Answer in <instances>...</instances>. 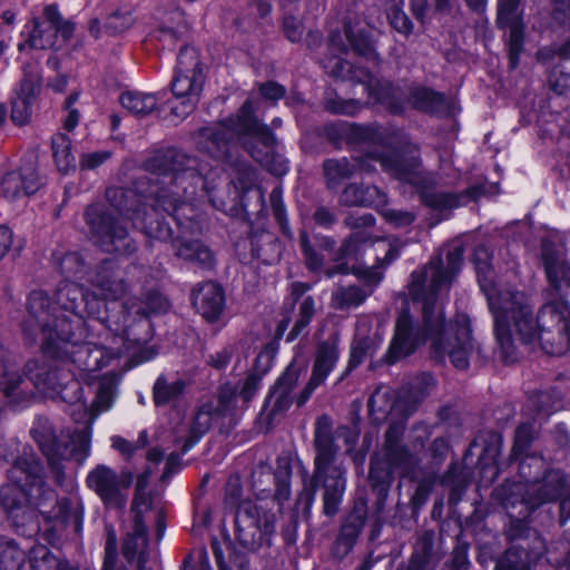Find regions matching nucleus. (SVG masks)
<instances>
[{"label":"nucleus","mask_w":570,"mask_h":570,"mask_svg":"<svg viewBox=\"0 0 570 570\" xmlns=\"http://www.w3.org/2000/svg\"><path fill=\"white\" fill-rule=\"evenodd\" d=\"M361 82H366L365 89L368 92L370 101L373 104H382L386 106L392 112H401L404 110L403 104L399 101L397 90L390 83H380L373 81L370 75L365 78H358Z\"/></svg>","instance_id":"obj_30"},{"label":"nucleus","mask_w":570,"mask_h":570,"mask_svg":"<svg viewBox=\"0 0 570 570\" xmlns=\"http://www.w3.org/2000/svg\"><path fill=\"white\" fill-rule=\"evenodd\" d=\"M520 0H499L498 23L511 22L520 17L518 12Z\"/></svg>","instance_id":"obj_60"},{"label":"nucleus","mask_w":570,"mask_h":570,"mask_svg":"<svg viewBox=\"0 0 570 570\" xmlns=\"http://www.w3.org/2000/svg\"><path fill=\"white\" fill-rule=\"evenodd\" d=\"M302 246L305 254L307 266L313 271H322L323 257H321L315 250H313L309 247L305 236L302 237Z\"/></svg>","instance_id":"obj_63"},{"label":"nucleus","mask_w":570,"mask_h":570,"mask_svg":"<svg viewBox=\"0 0 570 570\" xmlns=\"http://www.w3.org/2000/svg\"><path fill=\"white\" fill-rule=\"evenodd\" d=\"M248 150L250 155L261 164L266 165L269 167L271 171H273L277 176L284 175L288 170L287 161L284 159H279L277 161V165L275 167H271L268 159H267V153L263 154L261 150H256L254 148H249Z\"/></svg>","instance_id":"obj_62"},{"label":"nucleus","mask_w":570,"mask_h":570,"mask_svg":"<svg viewBox=\"0 0 570 570\" xmlns=\"http://www.w3.org/2000/svg\"><path fill=\"white\" fill-rule=\"evenodd\" d=\"M262 374L249 372L238 383L226 382L217 393V404L203 405L188 423V434L185 439L184 451L190 450L209 429L213 415H227L237 410L246 409L261 389Z\"/></svg>","instance_id":"obj_6"},{"label":"nucleus","mask_w":570,"mask_h":570,"mask_svg":"<svg viewBox=\"0 0 570 570\" xmlns=\"http://www.w3.org/2000/svg\"><path fill=\"white\" fill-rule=\"evenodd\" d=\"M407 104L425 112H441L446 105L444 96L423 87L410 89Z\"/></svg>","instance_id":"obj_34"},{"label":"nucleus","mask_w":570,"mask_h":570,"mask_svg":"<svg viewBox=\"0 0 570 570\" xmlns=\"http://www.w3.org/2000/svg\"><path fill=\"white\" fill-rule=\"evenodd\" d=\"M111 157V153L108 150L94 151L83 154L80 157L79 165L82 170H94Z\"/></svg>","instance_id":"obj_59"},{"label":"nucleus","mask_w":570,"mask_h":570,"mask_svg":"<svg viewBox=\"0 0 570 570\" xmlns=\"http://www.w3.org/2000/svg\"><path fill=\"white\" fill-rule=\"evenodd\" d=\"M134 479L135 474L129 470H122L118 474L111 468L99 464L88 473L86 483L105 504L122 507L126 495L121 493V490L130 488Z\"/></svg>","instance_id":"obj_15"},{"label":"nucleus","mask_w":570,"mask_h":570,"mask_svg":"<svg viewBox=\"0 0 570 570\" xmlns=\"http://www.w3.org/2000/svg\"><path fill=\"white\" fill-rule=\"evenodd\" d=\"M67 389H70L72 395L63 394L62 400L70 404V415L76 423H82V426L75 431H81L83 429L89 430V439L91 438V423L97 416L92 409L89 411L87 405L81 402L82 387L77 380H71Z\"/></svg>","instance_id":"obj_28"},{"label":"nucleus","mask_w":570,"mask_h":570,"mask_svg":"<svg viewBox=\"0 0 570 570\" xmlns=\"http://www.w3.org/2000/svg\"><path fill=\"white\" fill-rule=\"evenodd\" d=\"M315 472L324 479V512L334 515L340 508L346 488L345 469L333 464L335 448L328 433L317 428L315 433Z\"/></svg>","instance_id":"obj_11"},{"label":"nucleus","mask_w":570,"mask_h":570,"mask_svg":"<svg viewBox=\"0 0 570 570\" xmlns=\"http://www.w3.org/2000/svg\"><path fill=\"white\" fill-rule=\"evenodd\" d=\"M252 111L250 101H246L239 110L235 129H230L229 126L225 124H219L196 131L193 136V141L197 150L217 160L227 153L228 145L235 134L248 135L262 142L265 149L269 150L274 138L269 129L261 125L252 116Z\"/></svg>","instance_id":"obj_9"},{"label":"nucleus","mask_w":570,"mask_h":570,"mask_svg":"<svg viewBox=\"0 0 570 570\" xmlns=\"http://www.w3.org/2000/svg\"><path fill=\"white\" fill-rule=\"evenodd\" d=\"M106 196L120 213L130 218L138 215L142 207V194L138 179H132L131 186L107 189Z\"/></svg>","instance_id":"obj_25"},{"label":"nucleus","mask_w":570,"mask_h":570,"mask_svg":"<svg viewBox=\"0 0 570 570\" xmlns=\"http://www.w3.org/2000/svg\"><path fill=\"white\" fill-rule=\"evenodd\" d=\"M134 19L128 11H115L110 13L104 24V30L109 36H116L129 29Z\"/></svg>","instance_id":"obj_47"},{"label":"nucleus","mask_w":570,"mask_h":570,"mask_svg":"<svg viewBox=\"0 0 570 570\" xmlns=\"http://www.w3.org/2000/svg\"><path fill=\"white\" fill-rule=\"evenodd\" d=\"M63 561L43 544H36L30 550L31 570H59Z\"/></svg>","instance_id":"obj_41"},{"label":"nucleus","mask_w":570,"mask_h":570,"mask_svg":"<svg viewBox=\"0 0 570 570\" xmlns=\"http://www.w3.org/2000/svg\"><path fill=\"white\" fill-rule=\"evenodd\" d=\"M204 76L198 55L194 48L184 47L177 57V68L171 82L173 95L181 99V111L173 104L171 114L175 120H183L196 107L203 89Z\"/></svg>","instance_id":"obj_10"},{"label":"nucleus","mask_w":570,"mask_h":570,"mask_svg":"<svg viewBox=\"0 0 570 570\" xmlns=\"http://www.w3.org/2000/svg\"><path fill=\"white\" fill-rule=\"evenodd\" d=\"M175 254L181 259L191 262L203 268L213 266L214 257L210 249L199 240L177 238L174 242Z\"/></svg>","instance_id":"obj_29"},{"label":"nucleus","mask_w":570,"mask_h":570,"mask_svg":"<svg viewBox=\"0 0 570 570\" xmlns=\"http://www.w3.org/2000/svg\"><path fill=\"white\" fill-rule=\"evenodd\" d=\"M490 259L487 247L475 249L473 264L494 320V333L504 361L510 363L517 358L512 328L524 343H532L537 338L544 342L546 331L554 327L558 332L564 331L570 342V267L564 258L548 244L543 245L542 259L550 284V298L535 318L528 297L512 291L502 279H497Z\"/></svg>","instance_id":"obj_1"},{"label":"nucleus","mask_w":570,"mask_h":570,"mask_svg":"<svg viewBox=\"0 0 570 570\" xmlns=\"http://www.w3.org/2000/svg\"><path fill=\"white\" fill-rule=\"evenodd\" d=\"M52 154L61 173H68L76 167V160L71 153V139L61 132L56 134L51 139Z\"/></svg>","instance_id":"obj_39"},{"label":"nucleus","mask_w":570,"mask_h":570,"mask_svg":"<svg viewBox=\"0 0 570 570\" xmlns=\"http://www.w3.org/2000/svg\"><path fill=\"white\" fill-rule=\"evenodd\" d=\"M463 262V249L454 246L446 255V266L441 259H433L424 268L414 271L409 286L413 299L422 302L425 330L432 340L438 356L448 355L459 370L469 366L473 351L469 318L458 315L454 323L443 321L442 297L449 292L451 283Z\"/></svg>","instance_id":"obj_2"},{"label":"nucleus","mask_w":570,"mask_h":570,"mask_svg":"<svg viewBox=\"0 0 570 570\" xmlns=\"http://www.w3.org/2000/svg\"><path fill=\"white\" fill-rule=\"evenodd\" d=\"M83 216L90 232V239L102 252L131 254L136 250L127 229L118 223L105 204L88 205Z\"/></svg>","instance_id":"obj_12"},{"label":"nucleus","mask_w":570,"mask_h":570,"mask_svg":"<svg viewBox=\"0 0 570 570\" xmlns=\"http://www.w3.org/2000/svg\"><path fill=\"white\" fill-rule=\"evenodd\" d=\"M31 101L22 98H13L11 104V120L22 126L29 122L31 118Z\"/></svg>","instance_id":"obj_52"},{"label":"nucleus","mask_w":570,"mask_h":570,"mask_svg":"<svg viewBox=\"0 0 570 570\" xmlns=\"http://www.w3.org/2000/svg\"><path fill=\"white\" fill-rule=\"evenodd\" d=\"M73 282L63 281L55 293V303L42 291H33L26 303L27 315L21 323L24 341L40 343L42 351L52 350L59 341L79 342L87 336L81 306L88 314L98 312L99 302Z\"/></svg>","instance_id":"obj_3"},{"label":"nucleus","mask_w":570,"mask_h":570,"mask_svg":"<svg viewBox=\"0 0 570 570\" xmlns=\"http://www.w3.org/2000/svg\"><path fill=\"white\" fill-rule=\"evenodd\" d=\"M381 214L386 222L395 227H405L414 222V215L410 212L384 208Z\"/></svg>","instance_id":"obj_58"},{"label":"nucleus","mask_w":570,"mask_h":570,"mask_svg":"<svg viewBox=\"0 0 570 570\" xmlns=\"http://www.w3.org/2000/svg\"><path fill=\"white\" fill-rule=\"evenodd\" d=\"M88 282L105 299H119L127 291L126 283L114 259L102 261L90 274Z\"/></svg>","instance_id":"obj_19"},{"label":"nucleus","mask_w":570,"mask_h":570,"mask_svg":"<svg viewBox=\"0 0 570 570\" xmlns=\"http://www.w3.org/2000/svg\"><path fill=\"white\" fill-rule=\"evenodd\" d=\"M531 487L538 493L535 497L529 498L528 502L535 505L559 498L562 493L564 481L559 471H550L540 484L533 483Z\"/></svg>","instance_id":"obj_35"},{"label":"nucleus","mask_w":570,"mask_h":570,"mask_svg":"<svg viewBox=\"0 0 570 570\" xmlns=\"http://www.w3.org/2000/svg\"><path fill=\"white\" fill-rule=\"evenodd\" d=\"M185 384L181 380L167 382L164 376H159L154 386V399L157 405L167 404L177 400L183 393Z\"/></svg>","instance_id":"obj_42"},{"label":"nucleus","mask_w":570,"mask_h":570,"mask_svg":"<svg viewBox=\"0 0 570 570\" xmlns=\"http://www.w3.org/2000/svg\"><path fill=\"white\" fill-rule=\"evenodd\" d=\"M41 87V76L36 66H26L16 97L30 100L33 99Z\"/></svg>","instance_id":"obj_43"},{"label":"nucleus","mask_w":570,"mask_h":570,"mask_svg":"<svg viewBox=\"0 0 570 570\" xmlns=\"http://www.w3.org/2000/svg\"><path fill=\"white\" fill-rule=\"evenodd\" d=\"M164 159L160 170L173 176L177 188L175 194L178 195V189L183 190V204L193 199L198 188L210 191L207 165H200L196 158L174 149L167 150Z\"/></svg>","instance_id":"obj_13"},{"label":"nucleus","mask_w":570,"mask_h":570,"mask_svg":"<svg viewBox=\"0 0 570 570\" xmlns=\"http://www.w3.org/2000/svg\"><path fill=\"white\" fill-rule=\"evenodd\" d=\"M141 439L142 433L139 434L136 443H131L121 436H114L111 438V446L121 454L125 461L130 462L135 454L140 450L139 441Z\"/></svg>","instance_id":"obj_54"},{"label":"nucleus","mask_w":570,"mask_h":570,"mask_svg":"<svg viewBox=\"0 0 570 570\" xmlns=\"http://www.w3.org/2000/svg\"><path fill=\"white\" fill-rule=\"evenodd\" d=\"M284 31L288 40L292 42L298 41L303 36L302 23L292 17L285 18Z\"/></svg>","instance_id":"obj_64"},{"label":"nucleus","mask_w":570,"mask_h":570,"mask_svg":"<svg viewBox=\"0 0 570 570\" xmlns=\"http://www.w3.org/2000/svg\"><path fill=\"white\" fill-rule=\"evenodd\" d=\"M365 332L366 326L360 322L357 324L355 340L351 348V366L358 365L365 356L372 355L383 342V336L379 331L375 332L373 337H366Z\"/></svg>","instance_id":"obj_33"},{"label":"nucleus","mask_w":570,"mask_h":570,"mask_svg":"<svg viewBox=\"0 0 570 570\" xmlns=\"http://www.w3.org/2000/svg\"><path fill=\"white\" fill-rule=\"evenodd\" d=\"M196 311L209 323L220 318L225 308V295L222 287L214 282L198 285L191 294Z\"/></svg>","instance_id":"obj_22"},{"label":"nucleus","mask_w":570,"mask_h":570,"mask_svg":"<svg viewBox=\"0 0 570 570\" xmlns=\"http://www.w3.org/2000/svg\"><path fill=\"white\" fill-rule=\"evenodd\" d=\"M347 224L356 230L341 247L342 259H348L350 257L357 256L361 247L368 240V234L358 230L360 228H367L374 225V217L371 214H365L360 217H350Z\"/></svg>","instance_id":"obj_31"},{"label":"nucleus","mask_w":570,"mask_h":570,"mask_svg":"<svg viewBox=\"0 0 570 570\" xmlns=\"http://www.w3.org/2000/svg\"><path fill=\"white\" fill-rule=\"evenodd\" d=\"M296 380V372L292 367H288L278 379L268 396V402H273L274 412H282L288 409L291 404L289 394Z\"/></svg>","instance_id":"obj_36"},{"label":"nucleus","mask_w":570,"mask_h":570,"mask_svg":"<svg viewBox=\"0 0 570 570\" xmlns=\"http://www.w3.org/2000/svg\"><path fill=\"white\" fill-rule=\"evenodd\" d=\"M170 303L168 298L158 291H150L145 296V316H158L168 313Z\"/></svg>","instance_id":"obj_49"},{"label":"nucleus","mask_w":570,"mask_h":570,"mask_svg":"<svg viewBox=\"0 0 570 570\" xmlns=\"http://www.w3.org/2000/svg\"><path fill=\"white\" fill-rule=\"evenodd\" d=\"M341 200L348 206L383 207L386 204V196L374 186L350 185L342 193Z\"/></svg>","instance_id":"obj_27"},{"label":"nucleus","mask_w":570,"mask_h":570,"mask_svg":"<svg viewBox=\"0 0 570 570\" xmlns=\"http://www.w3.org/2000/svg\"><path fill=\"white\" fill-rule=\"evenodd\" d=\"M23 500L27 498L21 487L14 483L1 487L0 505L18 531H24V528L33 522V512L23 505Z\"/></svg>","instance_id":"obj_23"},{"label":"nucleus","mask_w":570,"mask_h":570,"mask_svg":"<svg viewBox=\"0 0 570 570\" xmlns=\"http://www.w3.org/2000/svg\"><path fill=\"white\" fill-rule=\"evenodd\" d=\"M43 18L48 26H45V22L40 21L39 18H33L32 31L30 32L28 40L19 45V50H23L26 46L37 50L52 48L58 35H60L65 40L71 38L75 24L62 18L57 4L46 6L43 8Z\"/></svg>","instance_id":"obj_16"},{"label":"nucleus","mask_w":570,"mask_h":570,"mask_svg":"<svg viewBox=\"0 0 570 570\" xmlns=\"http://www.w3.org/2000/svg\"><path fill=\"white\" fill-rule=\"evenodd\" d=\"M59 268L62 275L68 277H78L87 273V265L82 256L79 253L71 252L62 256L59 262Z\"/></svg>","instance_id":"obj_45"},{"label":"nucleus","mask_w":570,"mask_h":570,"mask_svg":"<svg viewBox=\"0 0 570 570\" xmlns=\"http://www.w3.org/2000/svg\"><path fill=\"white\" fill-rule=\"evenodd\" d=\"M403 431V424H391L385 435V454L389 463L395 468L412 463V455L400 444Z\"/></svg>","instance_id":"obj_32"},{"label":"nucleus","mask_w":570,"mask_h":570,"mask_svg":"<svg viewBox=\"0 0 570 570\" xmlns=\"http://www.w3.org/2000/svg\"><path fill=\"white\" fill-rule=\"evenodd\" d=\"M47 473L41 460L30 450L17 456L8 470V479L24 490L27 501L46 521L66 524L71 511L68 498H58L46 481Z\"/></svg>","instance_id":"obj_4"},{"label":"nucleus","mask_w":570,"mask_h":570,"mask_svg":"<svg viewBox=\"0 0 570 570\" xmlns=\"http://www.w3.org/2000/svg\"><path fill=\"white\" fill-rule=\"evenodd\" d=\"M371 158L379 161L383 170L387 171L396 179L421 188L422 202L433 209L444 212L463 206L470 200L468 193L456 195L430 189L433 179L430 175L421 170L419 159L415 155L404 157L397 150L386 147L380 154H372Z\"/></svg>","instance_id":"obj_5"},{"label":"nucleus","mask_w":570,"mask_h":570,"mask_svg":"<svg viewBox=\"0 0 570 570\" xmlns=\"http://www.w3.org/2000/svg\"><path fill=\"white\" fill-rule=\"evenodd\" d=\"M31 435L47 458L55 482L59 487H65L66 473L62 461L71 458L78 463L85 461L89 454V430L73 431L69 436L70 443H61L52 423L47 417L39 416L33 423Z\"/></svg>","instance_id":"obj_8"},{"label":"nucleus","mask_w":570,"mask_h":570,"mask_svg":"<svg viewBox=\"0 0 570 570\" xmlns=\"http://www.w3.org/2000/svg\"><path fill=\"white\" fill-rule=\"evenodd\" d=\"M119 101L125 109L135 115H138L142 111V97L139 92H121L119 96Z\"/></svg>","instance_id":"obj_61"},{"label":"nucleus","mask_w":570,"mask_h":570,"mask_svg":"<svg viewBox=\"0 0 570 570\" xmlns=\"http://www.w3.org/2000/svg\"><path fill=\"white\" fill-rule=\"evenodd\" d=\"M118 382L119 376L115 372L107 373L99 380L97 394L91 404L95 414L98 415L100 412L107 411L111 406Z\"/></svg>","instance_id":"obj_37"},{"label":"nucleus","mask_w":570,"mask_h":570,"mask_svg":"<svg viewBox=\"0 0 570 570\" xmlns=\"http://www.w3.org/2000/svg\"><path fill=\"white\" fill-rule=\"evenodd\" d=\"M21 184L22 178L19 173H9L1 181L0 193L7 199L13 200L23 194Z\"/></svg>","instance_id":"obj_51"},{"label":"nucleus","mask_w":570,"mask_h":570,"mask_svg":"<svg viewBox=\"0 0 570 570\" xmlns=\"http://www.w3.org/2000/svg\"><path fill=\"white\" fill-rule=\"evenodd\" d=\"M24 561V553L14 540L0 537V569L19 570Z\"/></svg>","instance_id":"obj_40"},{"label":"nucleus","mask_w":570,"mask_h":570,"mask_svg":"<svg viewBox=\"0 0 570 570\" xmlns=\"http://www.w3.org/2000/svg\"><path fill=\"white\" fill-rule=\"evenodd\" d=\"M389 20L393 29L402 35H410L412 32V22L401 8H393L389 14Z\"/></svg>","instance_id":"obj_56"},{"label":"nucleus","mask_w":570,"mask_h":570,"mask_svg":"<svg viewBox=\"0 0 570 570\" xmlns=\"http://www.w3.org/2000/svg\"><path fill=\"white\" fill-rule=\"evenodd\" d=\"M337 360L338 350L336 338L320 344L311 380L297 401L298 405H303L309 399L314 390L325 381L334 368Z\"/></svg>","instance_id":"obj_21"},{"label":"nucleus","mask_w":570,"mask_h":570,"mask_svg":"<svg viewBox=\"0 0 570 570\" xmlns=\"http://www.w3.org/2000/svg\"><path fill=\"white\" fill-rule=\"evenodd\" d=\"M417 343L419 335L413 331L411 316L406 311H403L396 320L395 332L386 354V361L394 363L411 354Z\"/></svg>","instance_id":"obj_24"},{"label":"nucleus","mask_w":570,"mask_h":570,"mask_svg":"<svg viewBox=\"0 0 570 570\" xmlns=\"http://www.w3.org/2000/svg\"><path fill=\"white\" fill-rule=\"evenodd\" d=\"M331 45L340 51H345L351 47V49L356 51L360 56L376 60V55L368 35L363 29L355 31L350 23L345 26L344 37H342L341 33H333L331 36Z\"/></svg>","instance_id":"obj_26"},{"label":"nucleus","mask_w":570,"mask_h":570,"mask_svg":"<svg viewBox=\"0 0 570 570\" xmlns=\"http://www.w3.org/2000/svg\"><path fill=\"white\" fill-rule=\"evenodd\" d=\"M117 537L112 528L107 530V538L105 544V556L101 570H115L117 561Z\"/></svg>","instance_id":"obj_53"},{"label":"nucleus","mask_w":570,"mask_h":570,"mask_svg":"<svg viewBox=\"0 0 570 570\" xmlns=\"http://www.w3.org/2000/svg\"><path fill=\"white\" fill-rule=\"evenodd\" d=\"M356 275L364 281L370 289L365 292L357 286L337 288L332 295L335 308L345 309L360 306L383 277L382 272L376 266L360 268Z\"/></svg>","instance_id":"obj_20"},{"label":"nucleus","mask_w":570,"mask_h":570,"mask_svg":"<svg viewBox=\"0 0 570 570\" xmlns=\"http://www.w3.org/2000/svg\"><path fill=\"white\" fill-rule=\"evenodd\" d=\"M70 381L62 386L58 371L48 362L30 360L24 365V377L12 371L8 353L0 342V389L7 396L27 399L35 390L43 393H57L61 397L68 394Z\"/></svg>","instance_id":"obj_7"},{"label":"nucleus","mask_w":570,"mask_h":570,"mask_svg":"<svg viewBox=\"0 0 570 570\" xmlns=\"http://www.w3.org/2000/svg\"><path fill=\"white\" fill-rule=\"evenodd\" d=\"M522 556L523 551L511 548L498 561L495 570H528V566Z\"/></svg>","instance_id":"obj_50"},{"label":"nucleus","mask_w":570,"mask_h":570,"mask_svg":"<svg viewBox=\"0 0 570 570\" xmlns=\"http://www.w3.org/2000/svg\"><path fill=\"white\" fill-rule=\"evenodd\" d=\"M78 99L79 92L73 91L65 100L63 108L67 111V117L63 121V128L67 131H72L79 122L80 114L78 109L73 107Z\"/></svg>","instance_id":"obj_55"},{"label":"nucleus","mask_w":570,"mask_h":570,"mask_svg":"<svg viewBox=\"0 0 570 570\" xmlns=\"http://www.w3.org/2000/svg\"><path fill=\"white\" fill-rule=\"evenodd\" d=\"M275 520V514L262 502H242L235 517L239 541L246 547L255 544L273 532Z\"/></svg>","instance_id":"obj_14"},{"label":"nucleus","mask_w":570,"mask_h":570,"mask_svg":"<svg viewBox=\"0 0 570 570\" xmlns=\"http://www.w3.org/2000/svg\"><path fill=\"white\" fill-rule=\"evenodd\" d=\"M503 28H509V55L511 67L514 68L518 63L519 53L522 48V26L520 17L514 18L511 22L499 23Z\"/></svg>","instance_id":"obj_44"},{"label":"nucleus","mask_w":570,"mask_h":570,"mask_svg":"<svg viewBox=\"0 0 570 570\" xmlns=\"http://www.w3.org/2000/svg\"><path fill=\"white\" fill-rule=\"evenodd\" d=\"M153 519H154L155 524H156V529H155V544H154V547L148 549V551L145 549V563L149 560L155 566H157L158 561H159L158 544H159L160 540L163 539V537L165 534L166 524H165V519H164V514H163L161 510L155 511L153 513ZM145 541H147L146 538H145ZM146 544H147V542H145V546Z\"/></svg>","instance_id":"obj_48"},{"label":"nucleus","mask_w":570,"mask_h":570,"mask_svg":"<svg viewBox=\"0 0 570 570\" xmlns=\"http://www.w3.org/2000/svg\"><path fill=\"white\" fill-rule=\"evenodd\" d=\"M356 165L351 164L347 159H331L324 163V173L327 177L328 184L333 187L340 179L351 176L355 170ZM360 170H371L367 160L357 161Z\"/></svg>","instance_id":"obj_38"},{"label":"nucleus","mask_w":570,"mask_h":570,"mask_svg":"<svg viewBox=\"0 0 570 570\" xmlns=\"http://www.w3.org/2000/svg\"><path fill=\"white\" fill-rule=\"evenodd\" d=\"M142 495V474H138L136 479V492L132 500L131 511L134 512V529L128 532L121 544V553L128 563H136L138 570H142V517L140 511V502Z\"/></svg>","instance_id":"obj_18"},{"label":"nucleus","mask_w":570,"mask_h":570,"mask_svg":"<svg viewBox=\"0 0 570 570\" xmlns=\"http://www.w3.org/2000/svg\"><path fill=\"white\" fill-rule=\"evenodd\" d=\"M314 313L315 302L313 297L307 296L302 301L299 305L298 317L287 336L288 342L294 341L301 334V332L309 324L312 317L314 316Z\"/></svg>","instance_id":"obj_46"},{"label":"nucleus","mask_w":570,"mask_h":570,"mask_svg":"<svg viewBox=\"0 0 570 570\" xmlns=\"http://www.w3.org/2000/svg\"><path fill=\"white\" fill-rule=\"evenodd\" d=\"M86 338L87 336L79 342L59 341L56 347L42 352L53 357L66 355L81 371L86 372H96L107 366L110 358L107 357L105 350L101 346L87 343Z\"/></svg>","instance_id":"obj_17"},{"label":"nucleus","mask_w":570,"mask_h":570,"mask_svg":"<svg viewBox=\"0 0 570 570\" xmlns=\"http://www.w3.org/2000/svg\"><path fill=\"white\" fill-rule=\"evenodd\" d=\"M19 175L22 178L21 186L26 196L35 194L42 185L40 177L32 166L21 169Z\"/></svg>","instance_id":"obj_57"}]
</instances>
